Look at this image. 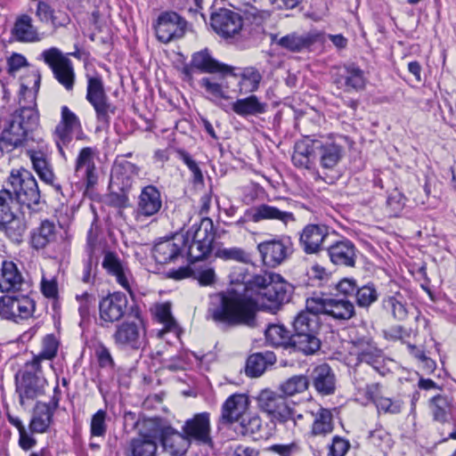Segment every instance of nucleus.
Returning <instances> with one entry per match:
<instances>
[{
    "label": "nucleus",
    "mask_w": 456,
    "mask_h": 456,
    "mask_svg": "<svg viewBox=\"0 0 456 456\" xmlns=\"http://www.w3.org/2000/svg\"><path fill=\"white\" fill-rule=\"evenodd\" d=\"M248 283L255 292L256 301L234 289L210 297L208 313L214 321L232 326L254 327L257 305L268 309L277 308L289 302L293 292V286L275 273L256 274Z\"/></svg>",
    "instance_id": "obj_1"
},
{
    "label": "nucleus",
    "mask_w": 456,
    "mask_h": 456,
    "mask_svg": "<svg viewBox=\"0 0 456 456\" xmlns=\"http://www.w3.org/2000/svg\"><path fill=\"white\" fill-rule=\"evenodd\" d=\"M28 78L33 82L21 83L19 97L20 108L16 110L10 121L0 134V151L10 153L14 150L26 146L30 134L39 124V113L37 109V94L39 89L41 77L38 71H33Z\"/></svg>",
    "instance_id": "obj_2"
},
{
    "label": "nucleus",
    "mask_w": 456,
    "mask_h": 456,
    "mask_svg": "<svg viewBox=\"0 0 456 456\" xmlns=\"http://www.w3.org/2000/svg\"><path fill=\"white\" fill-rule=\"evenodd\" d=\"M320 312L305 307L293 322L294 334L291 336V346L305 355L314 354L321 347V340L317 337L321 328Z\"/></svg>",
    "instance_id": "obj_3"
},
{
    "label": "nucleus",
    "mask_w": 456,
    "mask_h": 456,
    "mask_svg": "<svg viewBox=\"0 0 456 456\" xmlns=\"http://www.w3.org/2000/svg\"><path fill=\"white\" fill-rule=\"evenodd\" d=\"M4 189L10 191L16 203L28 208L38 205L40 202L41 195L37 182L28 169H12Z\"/></svg>",
    "instance_id": "obj_4"
},
{
    "label": "nucleus",
    "mask_w": 456,
    "mask_h": 456,
    "mask_svg": "<svg viewBox=\"0 0 456 456\" xmlns=\"http://www.w3.org/2000/svg\"><path fill=\"white\" fill-rule=\"evenodd\" d=\"M215 237L214 224L210 218L203 217L198 225H192L183 236L191 261H199L208 256L213 249Z\"/></svg>",
    "instance_id": "obj_5"
},
{
    "label": "nucleus",
    "mask_w": 456,
    "mask_h": 456,
    "mask_svg": "<svg viewBox=\"0 0 456 456\" xmlns=\"http://www.w3.org/2000/svg\"><path fill=\"white\" fill-rule=\"evenodd\" d=\"M42 365L36 362H27L20 377L16 375V392L20 404L45 395L47 380L44 377Z\"/></svg>",
    "instance_id": "obj_6"
},
{
    "label": "nucleus",
    "mask_w": 456,
    "mask_h": 456,
    "mask_svg": "<svg viewBox=\"0 0 456 456\" xmlns=\"http://www.w3.org/2000/svg\"><path fill=\"white\" fill-rule=\"evenodd\" d=\"M159 431L156 419H144L139 426L137 436L124 445V456H156Z\"/></svg>",
    "instance_id": "obj_7"
},
{
    "label": "nucleus",
    "mask_w": 456,
    "mask_h": 456,
    "mask_svg": "<svg viewBox=\"0 0 456 456\" xmlns=\"http://www.w3.org/2000/svg\"><path fill=\"white\" fill-rule=\"evenodd\" d=\"M306 308L338 321H347L355 314L354 305L346 297H312L306 299Z\"/></svg>",
    "instance_id": "obj_8"
},
{
    "label": "nucleus",
    "mask_w": 456,
    "mask_h": 456,
    "mask_svg": "<svg viewBox=\"0 0 456 456\" xmlns=\"http://www.w3.org/2000/svg\"><path fill=\"white\" fill-rule=\"evenodd\" d=\"M134 317L135 321H126L116 327L112 338L118 347L138 350L144 346L146 329L138 310Z\"/></svg>",
    "instance_id": "obj_9"
},
{
    "label": "nucleus",
    "mask_w": 456,
    "mask_h": 456,
    "mask_svg": "<svg viewBox=\"0 0 456 456\" xmlns=\"http://www.w3.org/2000/svg\"><path fill=\"white\" fill-rule=\"evenodd\" d=\"M15 200L4 188L0 191V229L14 241H20L27 230L22 216L13 210Z\"/></svg>",
    "instance_id": "obj_10"
},
{
    "label": "nucleus",
    "mask_w": 456,
    "mask_h": 456,
    "mask_svg": "<svg viewBox=\"0 0 456 456\" xmlns=\"http://www.w3.org/2000/svg\"><path fill=\"white\" fill-rule=\"evenodd\" d=\"M350 354L356 358L355 365L366 363L382 376L388 370L386 367L387 358L385 354L370 338H361L354 340L350 348Z\"/></svg>",
    "instance_id": "obj_11"
},
{
    "label": "nucleus",
    "mask_w": 456,
    "mask_h": 456,
    "mask_svg": "<svg viewBox=\"0 0 456 456\" xmlns=\"http://www.w3.org/2000/svg\"><path fill=\"white\" fill-rule=\"evenodd\" d=\"M42 59L52 69L56 80L71 91L75 84V71L72 61L56 47H51L41 53Z\"/></svg>",
    "instance_id": "obj_12"
},
{
    "label": "nucleus",
    "mask_w": 456,
    "mask_h": 456,
    "mask_svg": "<svg viewBox=\"0 0 456 456\" xmlns=\"http://www.w3.org/2000/svg\"><path fill=\"white\" fill-rule=\"evenodd\" d=\"M257 250L263 264L275 268L285 262L293 252V244L289 237H275L258 243Z\"/></svg>",
    "instance_id": "obj_13"
},
{
    "label": "nucleus",
    "mask_w": 456,
    "mask_h": 456,
    "mask_svg": "<svg viewBox=\"0 0 456 456\" xmlns=\"http://www.w3.org/2000/svg\"><path fill=\"white\" fill-rule=\"evenodd\" d=\"M87 88L86 100L94 107L97 120L102 123H109L110 114H113L115 108L109 102L108 96L101 76H86Z\"/></svg>",
    "instance_id": "obj_14"
},
{
    "label": "nucleus",
    "mask_w": 456,
    "mask_h": 456,
    "mask_svg": "<svg viewBox=\"0 0 456 456\" xmlns=\"http://www.w3.org/2000/svg\"><path fill=\"white\" fill-rule=\"evenodd\" d=\"M292 400L271 389H263L256 396L258 409L273 422L281 423L289 416Z\"/></svg>",
    "instance_id": "obj_15"
},
{
    "label": "nucleus",
    "mask_w": 456,
    "mask_h": 456,
    "mask_svg": "<svg viewBox=\"0 0 456 456\" xmlns=\"http://www.w3.org/2000/svg\"><path fill=\"white\" fill-rule=\"evenodd\" d=\"M312 148L320 167L324 170H333L342 159L345 150L333 138L313 139Z\"/></svg>",
    "instance_id": "obj_16"
},
{
    "label": "nucleus",
    "mask_w": 456,
    "mask_h": 456,
    "mask_svg": "<svg viewBox=\"0 0 456 456\" xmlns=\"http://www.w3.org/2000/svg\"><path fill=\"white\" fill-rule=\"evenodd\" d=\"M35 311V302L28 296H2L0 297V316L3 319L19 322L29 318Z\"/></svg>",
    "instance_id": "obj_17"
},
{
    "label": "nucleus",
    "mask_w": 456,
    "mask_h": 456,
    "mask_svg": "<svg viewBox=\"0 0 456 456\" xmlns=\"http://www.w3.org/2000/svg\"><path fill=\"white\" fill-rule=\"evenodd\" d=\"M163 207L161 191L154 185H146L142 188L138 195L134 217L136 221H145L156 216Z\"/></svg>",
    "instance_id": "obj_18"
},
{
    "label": "nucleus",
    "mask_w": 456,
    "mask_h": 456,
    "mask_svg": "<svg viewBox=\"0 0 456 456\" xmlns=\"http://www.w3.org/2000/svg\"><path fill=\"white\" fill-rule=\"evenodd\" d=\"M156 419L158 441L159 440L164 451L170 456H183L188 451L191 443L185 434L178 432L169 425H164L159 419Z\"/></svg>",
    "instance_id": "obj_19"
},
{
    "label": "nucleus",
    "mask_w": 456,
    "mask_h": 456,
    "mask_svg": "<svg viewBox=\"0 0 456 456\" xmlns=\"http://www.w3.org/2000/svg\"><path fill=\"white\" fill-rule=\"evenodd\" d=\"M190 443L208 447L213 446L209 413L201 412L187 419L182 427Z\"/></svg>",
    "instance_id": "obj_20"
},
{
    "label": "nucleus",
    "mask_w": 456,
    "mask_h": 456,
    "mask_svg": "<svg viewBox=\"0 0 456 456\" xmlns=\"http://www.w3.org/2000/svg\"><path fill=\"white\" fill-rule=\"evenodd\" d=\"M187 28L186 20L175 12H166L159 16L155 32L158 39L162 43H169L172 40L184 36Z\"/></svg>",
    "instance_id": "obj_21"
},
{
    "label": "nucleus",
    "mask_w": 456,
    "mask_h": 456,
    "mask_svg": "<svg viewBox=\"0 0 456 456\" xmlns=\"http://www.w3.org/2000/svg\"><path fill=\"white\" fill-rule=\"evenodd\" d=\"M128 305L126 296L122 292H113L99 302L100 321L110 324L120 321L126 314Z\"/></svg>",
    "instance_id": "obj_22"
},
{
    "label": "nucleus",
    "mask_w": 456,
    "mask_h": 456,
    "mask_svg": "<svg viewBox=\"0 0 456 456\" xmlns=\"http://www.w3.org/2000/svg\"><path fill=\"white\" fill-rule=\"evenodd\" d=\"M95 151L91 147L83 148L76 159L75 176L88 191L94 187L98 181L96 167L94 161Z\"/></svg>",
    "instance_id": "obj_23"
},
{
    "label": "nucleus",
    "mask_w": 456,
    "mask_h": 456,
    "mask_svg": "<svg viewBox=\"0 0 456 456\" xmlns=\"http://www.w3.org/2000/svg\"><path fill=\"white\" fill-rule=\"evenodd\" d=\"M329 238V229L323 224L305 225L299 235V245L305 254H317L324 248Z\"/></svg>",
    "instance_id": "obj_24"
},
{
    "label": "nucleus",
    "mask_w": 456,
    "mask_h": 456,
    "mask_svg": "<svg viewBox=\"0 0 456 456\" xmlns=\"http://www.w3.org/2000/svg\"><path fill=\"white\" fill-rule=\"evenodd\" d=\"M192 68L205 73H219L222 75V80L224 79L225 76L235 69L232 66L215 60L208 50H203L194 53L191 58V67H184L183 73L187 77H191V70Z\"/></svg>",
    "instance_id": "obj_25"
},
{
    "label": "nucleus",
    "mask_w": 456,
    "mask_h": 456,
    "mask_svg": "<svg viewBox=\"0 0 456 456\" xmlns=\"http://www.w3.org/2000/svg\"><path fill=\"white\" fill-rule=\"evenodd\" d=\"M184 249L183 236H177L158 242L153 248L152 255L157 263L166 265L183 258Z\"/></svg>",
    "instance_id": "obj_26"
},
{
    "label": "nucleus",
    "mask_w": 456,
    "mask_h": 456,
    "mask_svg": "<svg viewBox=\"0 0 456 456\" xmlns=\"http://www.w3.org/2000/svg\"><path fill=\"white\" fill-rule=\"evenodd\" d=\"M31 3L36 5L35 15L40 22L50 25L54 29L69 23V16L55 10L56 0H31Z\"/></svg>",
    "instance_id": "obj_27"
},
{
    "label": "nucleus",
    "mask_w": 456,
    "mask_h": 456,
    "mask_svg": "<svg viewBox=\"0 0 456 456\" xmlns=\"http://www.w3.org/2000/svg\"><path fill=\"white\" fill-rule=\"evenodd\" d=\"M211 27L224 37H231L240 32L242 28L240 16L230 10L221 9L211 15Z\"/></svg>",
    "instance_id": "obj_28"
},
{
    "label": "nucleus",
    "mask_w": 456,
    "mask_h": 456,
    "mask_svg": "<svg viewBox=\"0 0 456 456\" xmlns=\"http://www.w3.org/2000/svg\"><path fill=\"white\" fill-rule=\"evenodd\" d=\"M102 267L106 272L115 277L116 281L131 296L133 291L130 286L131 273L127 266L120 260L116 253L108 251L104 254Z\"/></svg>",
    "instance_id": "obj_29"
},
{
    "label": "nucleus",
    "mask_w": 456,
    "mask_h": 456,
    "mask_svg": "<svg viewBox=\"0 0 456 456\" xmlns=\"http://www.w3.org/2000/svg\"><path fill=\"white\" fill-rule=\"evenodd\" d=\"M246 216L254 223L263 220H277L287 225L296 221L292 212L282 211L280 208L267 205L260 204L246 211Z\"/></svg>",
    "instance_id": "obj_30"
},
{
    "label": "nucleus",
    "mask_w": 456,
    "mask_h": 456,
    "mask_svg": "<svg viewBox=\"0 0 456 456\" xmlns=\"http://www.w3.org/2000/svg\"><path fill=\"white\" fill-rule=\"evenodd\" d=\"M11 35L20 43H37L44 38V34L38 31L32 18L28 14H21L16 18Z\"/></svg>",
    "instance_id": "obj_31"
},
{
    "label": "nucleus",
    "mask_w": 456,
    "mask_h": 456,
    "mask_svg": "<svg viewBox=\"0 0 456 456\" xmlns=\"http://www.w3.org/2000/svg\"><path fill=\"white\" fill-rule=\"evenodd\" d=\"M27 154L32 163L34 170L39 178L47 184H51L60 190V185L55 184V175L53 171L49 156L44 147L38 150H28Z\"/></svg>",
    "instance_id": "obj_32"
},
{
    "label": "nucleus",
    "mask_w": 456,
    "mask_h": 456,
    "mask_svg": "<svg viewBox=\"0 0 456 456\" xmlns=\"http://www.w3.org/2000/svg\"><path fill=\"white\" fill-rule=\"evenodd\" d=\"M248 407V398L245 395L234 394L230 395L222 406L220 421L223 424H232L240 420Z\"/></svg>",
    "instance_id": "obj_33"
},
{
    "label": "nucleus",
    "mask_w": 456,
    "mask_h": 456,
    "mask_svg": "<svg viewBox=\"0 0 456 456\" xmlns=\"http://www.w3.org/2000/svg\"><path fill=\"white\" fill-rule=\"evenodd\" d=\"M330 261L337 265L353 267L356 261V248L349 240H338L327 248Z\"/></svg>",
    "instance_id": "obj_34"
},
{
    "label": "nucleus",
    "mask_w": 456,
    "mask_h": 456,
    "mask_svg": "<svg viewBox=\"0 0 456 456\" xmlns=\"http://www.w3.org/2000/svg\"><path fill=\"white\" fill-rule=\"evenodd\" d=\"M366 82L367 78L364 71L354 63L345 65L335 79L338 86L345 87L346 91L362 90L366 86Z\"/></svg>",
    "instance_id": "obj_35"
},
{
    "label": "nucleus",
    "mask_w": 456,
    "mask_h": 456,
    "mask_svg": "<svg viewBox=\"0 0 456 456\" xmlns=\"http://www.w3.org/2000/svg\"><path fill=\"white\" fill-rule=\"evenodd\" d=\"M311 379L315 390L322 395H330L336 390V376L327 363L316 366L312 373Z\"/></svg>",
    "instance_id": "obj_36"
},
{
    "label": "nucleus",
    "mask_w": 456,
    "mask_h": 456,
    "mask_svg": "<svg viewBox=\"0 0 456 456\" xmlns=\"http://www.w3.org/2000/svg\"><path fill=\"white\" fill-rule=\"evenodd\" d=\"M232 77L238 78L239 94H251L258 90L263 76L256 67H245L240 69L239 73H229Z\"/></svg>",
    "instance_id": "obj_37"
},
{
    "label": "nucleus",
    "mask_w": 456,
    "mask_h": 456,
    "mask_svg": "<svg viewBox=\"0 0 456 456\" xmlns=\"http://www.w3.org/2000/svg\"><path fill=\"white\" fill-rule=\"evenodd\" d=\"M23 277L16 264L12 261H4L0 269V290L10 292L20 290Z\"/></svg>",
    "instance_id": "obj_38"
},
{
    "label": "nucleus",
    "mask_w": 456,
    "mask_h": 456,
    "mask_svg": "<svg viewBox=\"0 0 456 456\" xmlns=\"http://www.w3.org/2000/svg\"><path fill=\"white\" fill-rule=\"evenodd\" d=\"M313 139L305 137L296 142L292 155L293 164L299 168L311 170L314 167L315 153L312 148Z\"/></svg>",
    "instance_id": "obj_39"
},
{
    "label": "nucleus",
    "mask_w": 456,
    "mask_h": 456,
    "mask_svg": "<svg viewBox=\"0 0 456 456\" xmlns=\"http://www.w3.org/2000/svg\"><path fill=\"white\" fill-rule=\"evenodd\" d=\"M140 168L135 164L122 160L116 163L112 169L111 181L120 184L122 191H127L132 186L133 178L139 175Z\"/></svg>",
    "instance_id": "obj_40"
},
{
    "label": "nucleus",
    "mask_w": 456,
    "mask_h": 456,
    "mask_svg": "<svg viewBox=\"0 0 456 456\" xmlns=\"http://www.w3.org/2000/svg\"><path fill=\"white\" fill-rule=\"evenodd\" d=\"M382 307L397 321H403L408 316V305L401 291H391L382 300Z\"/></svg>",
    "instance_id": "obj_41"
},
{
    "label": "nucleus",
    "mask_w": 456,
    "mask_h": 456,
    "mask_svg": "<svg viewBox=\"0 0 456 456\" xmlns=\"http://www.w3.org/2000/svg\"><path fill=\"white\" fill-rule=\"evenodd\" d=\"M232 110L240 117L258 116L266 112L267 104L255 94L238 99L232 103Z\"/></svg>",
    "instance_id": "obj_42"
},
{
    "label": "nucleus",
    "mask_w": 456,
    "mask_h": 456,
    "mask_svg": "<svg viewBox=\"0 0 456 456\" xmlns=\"http://www.w3.org/2000/svg\"><path fill=\"white\" fill-rule=\"evenodd\" d=\"M54 412L47 403L37 402L34 407L29 428L34 433H45L53 423Z\"/></svg>",
    "instance_id": "obj_43"
},
{
    "label": "nucleus",
    "mask_w": 456,
    "mask_h": 456,
    "mask_svg": "<svg viewBox=\"0 0 456 456\" xmlns=\"http://www.w3.org/2000/svg\"><path fill=\"white\" fill-rule=\"evenodd\" d=\"M316 36L306 33L298 35L292 33L280 38L277 36L273 37V42H276L280 46L291 52H300L309 47L316 41Z\"/></svg>",
    "instance_id": "obj_44"
},
{
    "label": "nucleus",
    "mask_w": 456,
    "mask_h": 456,
    "mask_svg": "<svg viewBox=\"0 0 456 456\" xmlns=\"http://www.w3.org/2000/svg\"><path fill=\"white\" fill-rule=\"evenodd\" d=\"M432 419L441 424L447 423L452 417V404L451 400L442 395H437L428 401Z\"/></svg>",
    "instance_id": "obj_45"
},
{
    "label": "nucleus",
    "mask_w": 456,
    "mask_h": 456,
    "mask_svg": "<svg viewBox=\"0 0 456 456\" xmlns=\"http://www.w3.org/2000/svg\"><path fill=\"white\" fill-rule=\"evenodd\" d=\"M55 239V224L49 220H44L41 222L39 227L34 229L31 232L30 243L34 248L42 249L53 242Z\"/></svg>",
    "instance_id": "obj_46"
},
{
    "label": "nucleus",
    "mask_w": 456,
    "mask_h": 456,
    "mask_svg": "<svg viewBox=\"0 0 456 456\" xmlns=\"http://www.w3.org/2000/svg\"><path fill=\"white\" fill-rule=\"evenodd\" d=\"M275 362V355L272 352L256 353L251 354L246 363V374L256 378L261 376L268 364Z\"/></svg>",
    "instance_id": "obj_47"
},
{
    "label": "nucleus",
    "mask_w": 456,
    "mask_h": 456,
    "mask_svg": "<svg viewBox=\"0 0 456 456\" xmlns=\"http://www.w3.org/2000/svg\"><path fill=\"white\" fill-rule=\"evenodd\" d=\"M200 86L205 90V93L208 94V99L219 105L224 109V106L221 105L222 100L230 99V96L227 94V86L224 84V81H216L212 77H203L200 81Z\"/></svg>",
    "instance_id": "obj_48"
},
{
    "label": "nucleus",
    "mask_w": 456,
    "mask_h": 456,
    "mask_svg": "<svg viewBox=\"0 0 456 456\" xmlns=\"http://www.w3.org/2000/svg\"><path fill=\"white\" fill-rule=\"evenodd\" d=\"M314 417L311 433L313 436H326L333 430V415L331 411L325 408H320L316 413L311 412Z\"/></svg>",
    "instance_id": "obj_49"
},
{
    "label": "nucleus",
    "mask_w": 456,
    "mask_h": 456,
    "mask_svg": "<svg viewBox=\"0 0 456 456\" xmlns=\"http://www.w3.org/2000/svg\"><path fill=\"white\" fill-rule=\"evenodd\" d=\"M240 421V432L243 436H249L254 440L263 438V424L259 416L246 414Z\"/></svg>",
    "instance_id": "obj_50"
},
{
    "label": "nucleus",
    "mask_w": 456,
    "mask_h": 456,
    "mask_svg": "<svg viewBox=\"0 0 456 456\" xmlns=\"http://www.w3.org/2000/svg\"><path fill=\"white\" fill-rule=\"evenodd\" d=\"M266 341L273 346H291L289 331L281 325H269L265 330Z\"/></svg>",
    "instance_id": "obj_51"
},
{
    "label": "nucleus",
    "mask_w": 456,
    "mask_h": 456,
    "mask_svg": "<svg viewBox=\"0 0 456 456\" xmlns=\"http://www.w3.org/2000/svg\"><path fill=\"white\" fill-rule=\"evenodd\" d=\"M59 341L53 334H48L42 340V350L37 355H34L30 362H36L42 365L43 361H52L56 355Z\"/></svg>",
    "instance_id": "obj_52"
},
{
    "label": "nucleus",
    "mask_w": 456,
    "mask_h": 456,
    "mask_svg": "<svg viewBox=\"0 0 456 456\" xmlns=\"http://www.w3.org/2000/svg\"><path fill=\"white\" fill-rule=\"evenodd\" d=\"M309 387V380L305 375H297L288 379L280 386L281 391L287 396L305 392Z\"/></svg>",
    "instance_id": "obj_53"
},
{
    "label": "nucleus",
    "mask_w": 456,
    "mask_h": 456,
    "mask_svg": "<svg viewBox=\"0 0 456 456\" xmlns=\"http://www.w3.org/2000/svg\"><path fill=\"white\" fill-rule=\"evenodd\" d=\"M354 296L356 304L360 307H369L379 298V293L373 284L358 287Z\"/></svg>",
    "instance_id": "obj_54"
},
{
    "label": "nucleus",
    "mask_w": 456,
    "mask_h": 456,
    "mask_svg": "<svg viewBox=\"0 0 456 456\" xmlns=\"http://www.w3.org/2000/svg\"><path fill=\"white\" fill-rule=\"evenodd\" d=\"M217 256L224 260H234L244 264L251 262L250 254L238 247L220 248L217 251Z\"/></svg>",
    "instance_id": "obj_55"
},
{
    "label": "nucleus",
    "mask_w": 456,
    "mask_h": 456,
    "mask_svg": "<svg viewBox=\"0 0 456 456\" xmlns=\"http://www.w3.org/2000/svg\"><path fill=\"white\" fill-rule=\"evenodd\" d=\"M107 412L104 410L97 411L91 419L90 434L92 437H104L107 432Z\"/></svg>",
    "instance_id": "obj_56"
},
{
    "label": "nucleus",
    "mask_w": 456,
    "mask_h": 456,
    "mask_svg": "<svg viewBox=\"0 0 456 456\" xmlns=\"http://www.w3.org/2000/svg\"><path fill=\"white\" fill-rule=\"evenodd\" d=\"M156 317L159 322L165 325V330L159 331V335L162 336L167 330L175 326V321L171 314V305L169 303L158 305L155 311Z\"/></svg>",
    "instance_id": "obj_57"
},
{
    "label": "nucleus",
    "mask_w": 456,
    "mask_h": 456,
    "mask_svg": "<svg viewBox=\"0 0 456 456\" xmlns=\"http://www.w3.org/2000/svg\"><path fill=\"white\" fill-rule=\"evenodd\" d=\"M297 404L292 400L291 405H289V413L281 424H291L294 428H297L299 429L303 428L309 421L310 418H308V412L303 413L299 412L297 410Z\"/></svg>",
    "instance_id": "obj_58"
},
{
    "label": "nucleus",
    "mask_w": 456,
    "mask_h": 456,
    "mask_svg": "<svg viewBox=\"0 0 456 456\" xmlns=\"http://www.w3.org/2000/svg\"><path fill=\"white\" fill-rule=\"evenodd\" d=\"M73 129L65 126L61 124H58L55 127L54 133H53V138L55 141V143L58 147V150L61 155L64 154L63 152V146L67 145L72 140V133Z\"/></svg>",
    "instance_id": "obj_59"
},
{
    "label": "nucleus",
    "mask_w": 456,
    "mask_h": 456,
    "mask_svg": "<svg viewBox=\"0 0 456 456\" xmlns=\"http://www.w3.org/2000/svg\"><path fill=\"white\" fill-rule=\"evenodd\" d=\"M378 411L384 413L398 414L402 411L403 403L400 399H391L382 396L375 404Z\"/></svg>",
    "instance_id": "obj_60"
},
{
    "label": "nucleus",
    "mask_w": 456,
    "mask_h": 456,
    "mask_svg": "<svg viewBox=\"0 0 456 456\" xmlns=\"http://www.w3.org/2000/svg\"><path fill=\"white\" fill-rule=\"evenodd\" d=\"M40 289L42 294L47 298H56L58 296V282L55 276L42 275Z\"/></svg>",
    "instance_id": "obj_61"
},
{
    "label": "nucleus",
    "mask_w": 456,
    "mask_h": 456,
    "mask_svg": "<svg viewBox=\"0 0 456 456\" xmlns=\"http://www.w3.org/2000/svg\"><path fill=\"white\" fill-rule=\"evenodd\" d=\"M7 72L10 75H14L16 72L20 70L22 68L27 67L28 62L24 55L12 53L6 60Z\"/></svg>",
    "instance_id": "obj_62"
},
{
    "label": "nucleus",
    "mask_w": 456,
    "mask_h": 456,
    "mask_svg": "<svg viewBox=\"0 0 456 456\" xmlns=\"http://www.w3.org/2000/svg\"><path fill=\"white\" fill-rule=\"evenodd\" d=\"M387 206L390 215L396 216L404 207L403 197L397 191L391 193L387 200Z\"/></svg>",
    "instance_id": "obj_63"
},
{
    "label": "nucleus",
    "mask_w": 456,
    "mask_h": 456,
    "mask_svg": "<svg viewBox=\"0 0 456 456\" xmlns=\"http://www.w3.org/2000/svg\"><path fill=\"white\" fill-rule=\"evenodd\" d=\"M60 124L73 130L80 127V121L78 118L67 106H62L61 108V118Z\"/></svg>",
    "instance_id": "obj_64"
}]
</instances>
